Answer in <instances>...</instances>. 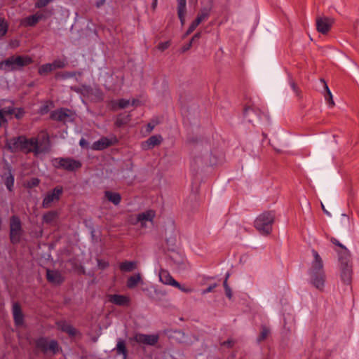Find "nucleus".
Wrapping results in <instances>:
<instances>
[{
    "label": "nucleus",
    "mask_w": 359,
    "mask_h": 359,
    "mask_svg": "<svg viewBox=\"0 0 359 359\" xmlns=\"http://www.w3.org/2000/svg\"><path fill=\"white\" fill-rule=\"evenodd\" d=\"M6 146L11 151H22L25 153L33 152L35 156L48 151V147L37 137L27 139L25 136L11 138L6 142Z\"/></svg>",
    "instance_id": "1"
},
{
    "label": "nucleus",
    "mask_w": 359,
    "mask_h": 359,
    "mask_svg": "<svg viewBox=\"0 0 359 359\" xmlns=\"http://www.w3.org/2000/svg\"><path fill=\"white\" fill-rule=\"evenodd\" d=\"M32 62V60L29 56H12L0 62V69L4 71L17 70L31 64Z\"/></svg>",
    "instance_id": "2"
},
{
    "label": "nucleus",
    "mask_w": 359,
    "mask_h": 359,
    "mask_svg": "<svg viewBox=\"0 0 359 359\" xmlns=\"http://www.w3.org/2000/svg\"><path fill=\"white\" fill-rule=\"evenodd\" d=\"M273 222V214L271 212H264L257 217L255 226L262 234H269L272 230Z\"/></svg>",
    "instance_id": "3"
},
{
    "label": "nucleus",
    "mask_w": 359,
    "mask_h": 359,
    "mask_svg": "<svg viewBox=\"0 0 359 359\" xmlns=\"http://www.w3.org/2000/svg\"><path fill=\"white\" fill-rule=\"evenodd\" d=\"M21 222L18 217L13 216L10 221V239L12 243L20 242L22 236Z\"/></svg>",
    "instance_id": "4"
},
{
    "label": "nucleus",
    "mask_w": 359,
    "mask_h": 359,
    "mask_svg": "<svg viewBox=\"0 0 359 359\" xmlns=\"http://www.w3.org/2000/svg\"><path fill=\"white\" fill-rule=\"evenodd\" d=\"M339 270L341 281L345 284H349L351 281L352 269L349 264L348 256L339 257Z\"/></svg>",
    "instance_id": "5"
},
{
    "label": "nucleus",
    "mask_w": 359,
    "mask_h": 359,
    "mask_svg": "<svg viewBox=\"0 0 359 359\" xmlns=\"http://www.w3.org/2000/svg\"><path fill=\"white\" fill-rule=\"evenodd\" d=\"M53 164L57 168H61L69 171L76 170L81 166V163L79 161L70 158H55Z\"/></svg>",
    "instance_id": "6"
},
{
    "label": "nucleus",
    "mask_w": 359,
    "mask_h": 359,
    "mask_svg": "<svg viewBox=\"0 0 359 359\" xmlns=\"http://www.w3.org/2000/svg\"><path fill=\"white\" fill-rule=\"evenodd\" d=\"M156 212L153 210H147L137 215V223L141 228H150L154 224Z\"/></svg>",
    "instance_id": "7"
},
{
    "label": "nucleus",
    "mask_w": 359,
    "mask_h": 359,
    "mask_svg": "<svg viewBox=\"0 0 359 359\" xmlns=\"http://www.w3.org/2000/svg\"><path fill=\"white\" fill-rule=\"evenodd\" d=\"M63 192V189L60 187H57L51 191L48 192L43 198L42 202V206L44 208H48L51 206V205L59 201L62 194Z\"/></svg>",
    "instance_id": "8"
},
{
    "label": "nucleus",
    "mask_w": 359,
    "mask_h": 359,
    "mask_svg": "<svg viewBox=\"0 0 359 359\" xmlns=\"http://www.w3.org/2000/svg\"><path fill=\"white\" fill-rule=\"evenodd\" d=\"M311 284L318 290H323L326 276L325 271L309 273Z\"/></svg>",
    "instance_id": "9"
},
{
    "label": "nucleus",
    "mask_w": 359,
    "mask_h": 359,
    "mask_svg": "<svg viewBox=\"0 0 359 359\" xmlns=\"http://www.w3.org/2000/svg\"><path fill=\"white\" fill-rule=\"evenodd\" d=\"M313 260L311 262L309 273L325 271L323 262L320 255L314 250L311 251Z\"/></svg>",
    "instance_id": "10"
},
{
    "label": "nucleus",
    "mask_w": 359,
    "mask_h": 359,
    "mask_svg": "<svg viewBox=\"0 0 359 359\" xmlns=\"http://www.w3.org/2000/svg\"><path fill=\"white\" fill-rule=\"evenodd\" d=\"M37 346L45 352L50 351L54 354L60 351L58 344L55 340L48 341L46 339H40L37 341Z\"/></svg>",
    "instance_id": "11"
},
{
    "label": "nucleus",
    "mask_w": 359,
    "mask_h": 359,
    "mask_svg": "<svg viewBox=\"0 0 359 359\" xmlns=\"http://www.w3.org/2000/svg\"><path fill=\"white\" fill-rule=\"evenodd\" d=\"M202 5L203 6L196 18V19L199 20L201 22L207 20L210 16L214 2L212 0H203L202 1Z\"/></svg>",
    "instance_id": "12"
},
{
    "label": "nucleus",
    "mask_w": 359,
    "mask_h": 359,
    "mask_svg": "<svg viewBox=\"0 0 359 359\" xmlns=\"http://www.w3.org/2000/svg\"><path fill=\"white\" fill-rule=\"evenodd\" d=\"M334 23V20L329 18H318L316 19V28L318 32L322 34H327Z\"/></svg>",
    "instance_id": "13"
},
{
    "label": "nucleus",
    "mask_w": 359,
    "mask_h": 359,
    "mask_svg": "<svg viewBox=\"0 0 359 359\" xmlns=\"http://www.w3.org/2000/svg\"><path fill=\"white\" fill-rule=\"evenodd\" d=\"M134 340L139 344L153 346L157 343L158 335L136 334L134 337Z\"/></svg>",
    "instance_id": "14"
},
{
    "label": "nucleus",
    "mask_w": 359,
    "mask_h": 359,
    "mask_svg": "<svg viewBox=\"0 0 359 359\" xmlns=\"http://www.w3.org/2000/svg\"><path fill=\"white\" fill-rule=\"evenodd\" d=\"M12 314L16 326H22L24 325V314L20 305L18 302H14L12 305Z\"/></svg>",
    "instance_id": "15"
},
{
    "label": "nucleus",
    "mask_w": 359,
    "mask_h": 359,
    "mask_svg": "<svg viewBox=\"0 0 359 359\" xmlns=\"http://www.w3.org/2000/svg\"><path fill=\"white\" fill-rule=\"evenodd\" d=\"M73 113L67 109H61L52 114V118L57 121L67 122L73 120Z\"/></svg>",
    "instance_id": "16"
},
{
    "label": "nucleus",
    "mask_w": 359,
    "mask_h": 359,
    "mask_svg": "<svg viewBox=\"0 0 359 359\" xmlns=\"http://www.w3.org/2000/svg\"><path fill=\"white\" fill-rule=\"evenodd\" d=\"M109 302L118 306H128L130 299L126 295L110 294L108 296Z\"/></svg>",
    "instance_id": "17"
},
{
    "label": "nucleus",
    "mask_w": 359,
    "mask_h": 359,
    "mask_svg": "<svg viewBox=\"0 0 359 359\" xmlns=\"http://www.w3.org/2000/svg\"><path fill=\"white\" fill-rule=\"evenodd\" d=\"M158 276L160 281L164 285H168L172 287L178 285V282L173 278V277L167 270L161 269L159 271Z\"/></svg>",
    "instance_id": "18"
},
{
    "label": "nucleus",
    "mask_w": 359,
    "mask_h": 359,
    "mask_svg": "<svg viewBox=\"0 0 359 359\" xmlns=\"http://www.w3.org/2000/svg\"><path fill=\"white\" fill-rule=\"evenodd\" d=\"M162 137L161 135H153L150 137L147 141L142 142V147L143 149L148 150L158 145L162 142Z\"/></svg>",
    "instance_id": "19"
},
{
    "label": "nucleus",
    "mask_w": 359,
    "mask_h": 359,
    "mask_svg": "<svg viewBox=\"0 0 359 359\" xmlns=\"http://www.w3.org/2000/svg\"><path fill=\"white\" fill-rule=\"evenodd\" d=\"M143 280L142 275L140 273H137L133 274V276H130L128 277L127 282H126V286L129 289H133L136 287L138 285L142 284Z\"/></svg>",
    "instance_id": "20"
},
{
    "label": "nucleus",
    "mask_w": 359,
    "mask_h": 359,
    "mask_svg": "<svg viewBox=\"0 0 359 359\" xmlns=\"http://www.w3.org/2000/svg\"><path fill=\"white\" fill-rule=\"evenodd\" d=\"M138 263L136 261L126 260L119 264V269L122 272H132L137 268Z\"/></svg>",
    "instance_id": "21"
},
{
    "label": "nucleus",
    "mask_w": 359,
    "mask_h": 359,
    "mask_svg": "<svg viewBox=\"0 0 359 359\" xmlns=\"http://www.w3.org/2000/svg\"><path fill=\"white\" fill-rule=\"evenodd\" d=\"M12 107H6L0 109V127L12 118Z\"/></svg>",
    "instance_id": "22"
},
{
    "label": "nucleus",
    "mask_w": 359,
    "mask_h": 359,
    "mask_svg": "<svg viewBox=\"0 0 359 359\" xmlns=\"http://www.w3.org/2000/svg\"><path fill=\"white\" fill-rule=\"evenodd\" d=\"M47 279L53 284H59L62 281L61 274L57 271L47 270Z\"/></svg>",
    "instance_id": "23"
},
{
    "label": "nucleus",
    "mask_w": 359,
    "mask_h": 359,
    "mask_svg": "<svg viewBox=\"0 0 359 359\" xmlns=\"http://www.w3.org/2000/svg\"><path fill=\"white\" fill-rule=\"evenodd\" d=\"M111 142L107 137H102L99 140L95 142L92 145V149L94 150H102L109 145Z\"/></svg>",
    "instance_id": "24"
},
{
    "label": "nucleus",
    "mask_w": 359,
    "mask_h": 359,
    "mask_svg": "<svg viewBox=\"0 0 359 359\" xmlns=\"http://www.w3.org/2000/svg\"><path fill=\"white\" fill-rule=\"evenodd\" d=\"M58 327L62 331L67 333L71 337H74L78 334V331L74 327L65 322H60Z\"/></svg>",
    "instance_id": "25"
},
{
    "label": "nucleus",
    "mask_w": 359,
    "mask_h": 359,
    "mask_svg": "<svg viewBox=\"0 0 359 359\" xmlns=\"http://www.w3.org/2000/svg\"><path fill=\"white\" fill-rule=\"evenodd\" d=\"M320 83H322L323 88L325 90V94L324 95L325 100L327 102L330 107H333L334 106V102L333 100L332 94L327 85L326 82L324 79L320 80Z\"/></svg>",
    "instance_id": "26"
},
{
    "label": "nucleus",
    "mask_w": 359,
    "mask_h": 359,
    "mask_svg": "<svg viewBox=\"0 0 359 359\" xmlns=\"http://www.w3.org/2000/svg\"><path fill=\"white\" fill-rule=\"evenodd\" d=\"M41 18L40 15H32L22 20V24L25 26H34Z\"/></svg>",
    "instance_id": "27"
},
{
    "label": "nucleus",
    "mask_w": 359,
    "mask_h": 359,
    "mask_svg": "<svg viewBox=\"0 0 359 359\" xmlns=\"http://www.w3.org/2000/svg\"><path fill=\"white\" fill-rule=\"evenodd\" d=\"M105 197L115 205H118L121 201V196L116 192L105 191Z\"/></svg>",
    "instance_id": "28"
},
{
    "label": "nucleus",
    "mask_w": 359,
    "mask_h": 359,
    "mask_svg": "<svg viewBox=\"0 0 359 359\" xmlns=\"http://www.w3.org/2000/svg\"><path fill=\"white\" fill-rule=\"evenodd\" d=\"M137 101L135 99H133L132 101L130 100L121 99L117 101V105L120 109H124L128 107L129 105H136Z\"/></svg>",
    "instance_id": "29"
},
{
    "label": "nucleus",
    "mask_w": 359,
    "mask_h": 359,
    "mask_svg": "<svg viewBox=\"0 0 359 359\" xmlns=\"http://www.w3.org/2000/svg\"><path fill=\"white\" fill-rule=\"evenodd\" d=\"M116 351L118 354H122L124 359L126 358L127 351L124 341L119 339L116 344Z\"/></svg>",
    "instance_id": "30"
},
{
    "label": "nucleus",
    "mask_w": 359,
    "mask_h": 359,
    "mask_svg": "<svg viewBox=\"0 0 359 359\" xmlns=\"http://www.w3.org/2000/svg\"><path fill=\"white\" fill-rule=\"evenodd\" d=\"M53 70H54V69L53 67L52 64L47 63V64L41 65L39 68V74L41 75H46V74H48L49 72H51Z\"/></svg>",
    "instance_id": "31"
},
{
    "label": "nucleus",
    "mask_w": 359,
    "mask_h": 359,
    "mask_svg": "<svg viewBox=\"0 0 359 359\" xmlns=\"http://www.w3.org/2000/svg\"><path fill=\"white\" fill-rule=\"evenodd\" d=\"M5 184H6L7 189L9 191H11L12 188L13 187V184H14V177L11 172H9L8 175L6 177V179L5 180Z\"/></svg>",
    "instance_id": "32"
},
{
    "label": "nucleus",
    "mask_w": 359,
    "mask_h": 359,
    "mask_svg": "<svg viewBox=\"0 0 359 359\" xmlns=\"http://www.w3.org/2000/svg\"><path fill=\"white\" fill-rule=\"evenodd\" d=\"M12 116H14L18 119L22 118L25 114V111L22 108H14L12 107Z\"/></svg>",
    "instance_id": "33"
},
{
    "label": "nucleus",
    "mask_w": 359,
    "mask_h": 359,
    "mask_svg": "<svg viewBox=\"0 0 359 359\" xmlns=\"http://www.w3.org/2000/svg\"><path fill=\"white\" fill-rule=\"evenodd\" d=\"M8 23L4 19L0 18V36H4L8 30Z\"/></svg>",
    "instance_id": "34"
},
{
    "label": "nucleus",
    "mask_w": 359,
    "mask_h": 359,
    "mask_svg": "<svg viewBox=\"0 0 359 359\" xmlns=\"http://www.w3.org/2000/svg\"><path fill=\"white\" fill-rule=\"evenodd\" d=\"M53 67L55 69L64 68L67 65V62L65 60H55L53 62L51 63Z\"/></svg>",
    "instance_id": "35"
},
{
    "label": "nucleus",
    "mask_w": 359,
    "mask_h": 359,
    "mask_svg": "<svg viewBox=\"0 0 359 359\" xmlns=\"http://www.w3.org/2000/svg\"><path fill=\"white\" fill-rule=\"evenodd\" d=\"M56 216H57L56 212H50L43 215V222H46V223H49V222H51L52 221H53L55 219V218L56 217Z\"/></svg>",
    "instance_id": "36"
},
{
    "label": "nucleus",
    "mask_w": 359,
    "mask_h": 359,
    "mask_svg": "<svg viewBox=\"0 0 359 359\" xmlns=\"http://www.w3.org/2000/svg\"><path fill=\"white\" fill-rule=\"evenodd\" d=\"M331 241L334 245H338L341 248V250H342V251H341L342 255L341 256L342 257L348 256V250H346V248L343 245H341L336 238H332Z\"/></svg>",
    "instance_id": "37"
},
{
    "label": "nucleus",
    "mask_w": 359,
    "mask_h": 359,
    "mask_svg": "<svg viewBox=\"0 0 359 359\" xmlns=\"http://www.w3.org/2000/svg\"><path fill=\"white\" fill-rule=\"evenodd\" d=\"M269 332H270V330L269 328H267L266 327H263L262 328L260 335L258 338V341H261L264 340L269 335Z\"/></svg>",
    "instance_id": "38"
},
{
    "label": "nucleus",
    "mask_w": 359,
    "mask_h": 359,
    "mask_svg": "<svg viewBox=\"0 0 359 359\" xmlns=\"http://www.w3.org/2000/svg\"><path fill=\"white\" fill-rule=\"evenodd\" d=\"M177 11H187V0H177Z\"/></svg>",
    "instance_id": "39"
},
{
    "label": "nucleus",
    "mask_w": 359,
    "mask_h": 359,
    "mask_svg": "<svg viewBox=\"0 0 359 359\" xmlns=\"http://www.w3.org/2000/svg\"><path fill=\"white\" fill-rule=\"evenodd\" d=\"M174 287L178 288L180 290H181L183 292L185 293H191L194 291V290L191 287H187L185 285H182L178 283L177 285H175Z\"/></svg>",
    "instance_id": "40"
},
{
    "label": "nucleus",
    "mask_w": 359,
    "mask_h": 359,
    "mask_svg": "<svg viewBox=\"0 0 359 359\" xmlns=\"http://www.w3.org/2000/svg\"><path fill=\"white\" fill-rule=\"evenodd\" d=\"M39 184V180L37 178H32L27 182V187L29 188H32V187L38 186Z\"/></svg>",
    "instance_id": "41"
},
{
    "label": "nucleus",
    "mask_w": 359,
    "mask_h": 359,
    "mask_svg": "<svg viewBox=\"0 0 359 359\" xmlns=\"http://www.w3.org/2000/svg\"><path fill=\"white\" fill-rule=\"evenodd\" d=\"M53 0H39L36 3V8H43L46 6H47L49 3H50L51 1H53Z\"/></svg>",
    "instance_id": "42"
},
{
    "label": "nucleus",
    "mask_w": 359,
    "mask_h": 359,
    "mask_svg": "<svg viewBox=\"0 0 359 359\" xmlns=\"http://www.w3.org/2000/svg\"><path fill=\"white\" fill-rule=\"evenodd\" d=\"M170 45V42L169 41L159 43L158 45V49L161 51H163L166 50Z\"/></svg>",
    "instance_id": "43"
},
{
    "label": "nucleus",
    "mask_w": 359,
    "mask_h": 359,
    "mask_svg": "<svg viewBox=\"0 0 359 359\" xmlns=\"http://www.w3.org/2000/svg\"><path fill=\"white\" fill-rule=\"evenodd\" d=\"M186 13H187V11H177L178 17L180 18L182 25H184L185 23Z\"/></svg>",
    "instance_id": "44"
},
{
    "label": "nucleus",
    "mask_w": 359,
    "mask_h": 359,
    "mask_svg": "<svg viewBox=\"0 0 359 359\" xmlns=\"http://www.w3.org/2000/svg\"><path fill=\"white\" fill-rule=\"evenodd\" d=\"M98 267L101 269H104L109 266V263L107 261L97 259Z\"/></svg>",
    "instance_id": "45"
},
{
    "label": "nucleus",
    "mask_w": 359,
    "mask_h": 359,
    "mask_svg": "<svg viewBox=\"0 0 359 359\" xmlns=\"http://www.w3.org/2000/svg\"><path fill=\"white\" fill-rule=\"evenodd\" d=\"M200 20L196 18V20L190 25L189 28L194 31L200 25Z\"/></svg>",
    "instance_id": "46"
},
{
    "label": "nucleus",
    "mask_w": 359,
    "mask_h": 359,
    "mask_svg": "<svg viewBox=\"0 0 359 359\" xmlns=\"http://www.w3.org/2000/svg\"><path fill=\"white\" fill-rule=\"evenodd\" d=\"M252 114H254V110L252 108H248V109H245V116L249 118L250 121H252V120L250 118Z\"/></svg>",
    "instance_id": "47"
},
{
    "label": "nucleus",
    "mask_w": 359,
    "mask_h": 359,
    "mask_svg": "<svg viewBox=\"0 0 359 359\" xmlns=\"http://www.w3.org/2000/svg\"><path fill=\"white\" fill-rule=\"evenodd\" d=\"M216 286H217L216 284H213V285H210L205 290L202 291V294H205L206 293L212 292L216 287Z\"/></svg>",
    "instance_id": "48"
},
{
    "label": "nucleus",
    "mask_w": 359,
    "mask_h": 359,
    "mask_svg": "<svg viewBox=\"0 0 359 359\" xmlns=\"http://www.w3.org/2000/svg\"><path fill=\"white\" fill-rule=\"evenodd\" d=\"M225 293H226V297L229 299H231V297H232V292H231V288L229 287H226V289H225Z\"/></svg>",
    "instance_id": "49"
},
{
    "label": "nucleus",
    "mask_w": 359,
    "mask_h": 359,
    "mask_svg": "<svg viewBox=\"0 0 359 359\" xmlns=\"http://www.w3.org/2000/svg\"><path fill=\"white\" fill-rule=\"evenodd\" d=\"M79 144H80L81 147H86L88 144V142H87V141L85 139L81 138L80 140Z\"/></svg>",
    "instance_id": "50"
},
{
    "label": "nucleus",
    "mask_w": 359,
    "mask_h": 359,
    "mask_svg": "<svg viewBox=\"0 0 359 359\" xmlns=\"http://www.w3.org/2000/svg\"><path fill=\"white\" fill-rule=\"evenodd\" d=\"M291 86L293 89V90L295 92V93L297 94V96L299 95V90L297 89L296 85L294 83H291Z\"/></svg>",
    "instance_id": "51"
},
{
    "label": "nucleus",
    "mask_w": 359,
    "mask_h": 359,
    "mask_svg": "<svg viewBox=\"0 0 359 359\" xmlns=\"http://www.w3.org/2000/svg\"><path fill=\"white\" fill-rule=\"evenodd\" d=\"M192 46V42L190 41L187 46H184L183 48H182V50L183 52H185L187 50H188Z\"/></svg>",
    "instance_id": "52"
},
{
    "label": "nucleus",
    "mask_w": 359,
    "mask_h": 359,
    "mask_svg": "<svg viewBox=\"0 0 359 359\" xmlns=\"http://www.w3.org/2000/svg\"><path fill=\"white\" fill-rule=\"evenodd\" d=\"M201 37V33L198 32L196 34H195L194 35V36L192 37L191 40L190 41H191L193 43V41L196 39H198Z\"/></svg>",
    "instance_id": "53"
},
{
    "label": "nucleus",
    "mask_w": 359,
    "mask_h": 359,
    "mask_svg": "<svg viewBox=\"0 0 359 359\" xmlns=\"http://www.w3.org/2000/svg\"><path fill=\"white\" fill-rule=\"evenodd\" d=\"M192 32H193V30H192V29H191L189 27V29H187V31L186 32V33H185V34H184V37L187 36H188V35H189Z\"/></svg>",
    "instance_id": "54"
},
{
    "label": "nucleus",
    "mask_w": 359,
    "mask_h": 359,
    "mask_svg": "<svg viewBox=\"0 0 359 359\" xmlns=\"http://www.w3.org/2000/svg\"><path fill=\"white\" fill-rule=\"evenodd\" d=\"M227 278H228V276L226 278L225 280L224 281V289H226V287H229L227 284Z\"/></svg>",
    "instance_id": "55"
},
{
    "label": "nucleus",
    "mask_w": 359,
    "mask_h": 359,
    "mask_svg": "<svg viewBox=\"0 0 359 359\" xmlns=\"http://www.w3.org/2000/svg\"><path fill=\"white\" fill-rule=\"evenodd\" d=\"M157 2H158V0H156V1H155V0H153L152 7H153L154 8H155L156 7V6H157Z\"/></svg>",
    "instance_id": "56"
},
{
    "label": "nucleus",
    "mask_w": 359,
    "mask_h": 359,
    "mask_svg": "<svg viewBox=\"0 0 359 359\" xmlns=\"http://www.w3.org/2000/svg\"><path fill=\"white\" fill-rule=\"evenodd\" d=\"M46 111H47V109H46V107H45L44 109H41V110H40V112H41V114H44V113H46Z\"/></svg>",
    "instance_id": "57"
},
{
    "label": "nucleus",
    "mask_w": 359,
    "mask_h": 359,
    "mask_svg": "<svg viewBox=\"0 0 359 359\" xmlns=\"http://www.w3.org/2000/svg\"><path fill=\"white\" fill-rule=\"evenodd\" d=\"M324 212L326 213L327 215H330V213L327 212V210H324Z\"/></svg>",
    "instance_id": "58"
},
{
    "label": "nucleus",
    "mask_w": 359,
    "mask_h": 359,
    "mask_svg": "<svg viewBox=\"0 0 359 359\" xmlns=\"http://www.w3.org/2000/svg\"><path fill=\"white\" fill-rule=\"evenodd\" d=\"M74 74H68L67 76H72Z\"/></svg>",
    "instance_id": "59"
},
{
    "label": "nucleus",
    "mask_w": 359,
    "mask_h": 359,
    "mask_svg": "<svg viewBox=\"0 0 359 359\" xmlns=\"http://www.w3.org/2000/svg\"><path fill=\"white\" fill-rule=\"evenodd\" d=\"M148 127H149L150 130H151L153 129V127L150 126V125H148Z\"/></svg>",
    "instance_id": "60"
},
{
    "label": "nucleus",
    "mask_w": 359,
    "mask_h": 359,
    "mask_svg": "<svg viewBox=\"0 0 359 359\" xmlns=\"http://www.w3.org/2000/svg\"><path fill=\"white\" fill-rule=\"evenodd\" d=\"M148 127H149L150 130H151L153 129V127L150 126V125H148Z\"/></svg>",
    "instance_id": "61"
},
{
    "label": "nucleus",
    "mask_w": 359,
    "mask_h": 359,
    "mask_svg": "<svg viewBox=\"0 0 359 359\" xmlns=\"http://www.w3.org/2000/svg\"><path fill=\"white\" fill-rule=\"evenodd\" d=\"M321 205H322V208H323V210H325V208H324L323 204H321Z\"/></svg>",
    "instance_id": "62"
},
{
    "label": "nucleus",
    "mask_w": 359,
    "mask_h": 359,
    "mask_svg": "<svg viewBox=\"0 0 359 359\" xmlns=\"http://www.w3.org/2000/svg\"><path fill=\"white\" fill-rule=\"evenodd\" d=\"M123 123H119V121H118V124L121 125Z\"/></svg>",
    "instance_id": "63"
}]
</instances>
